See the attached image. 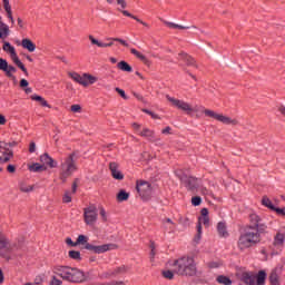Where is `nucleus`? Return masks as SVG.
Instances as JSON below:
<instances>
[{"mask_svg":"<svg viewBox=\"0 0 285 285\" xmlns=\"http://www.w3.org/2000/svg\"><path fill=\"white\" fill-rule=\"evenodd\" d=\"M78 155L79 151H72L66 156L63 161L60 164L59 179L62 184H66L68 177H72V173H77V170H79V166L77 165Z\"/></svg>","mask_w":285,"mask_h":285,"instance_id":"obj_1","label":"nucleus"},{"mask_svg":"<svg viewBox=\"0 0 285 285\" xmlns=\"http://www.w3.org/2000/svg\"><path fill=\"white\" fill-rule=\"evenodd\" d=\"M176 275L185 277H193L197 275V265H195V258L190 256H183L176 259L173 264Z\"/></svg>","mask_w":285,"mask_h":285,"instance_id":"obj_2","label":"nucleus"},{"mask_svg":"<svg viewBox=\"0 0 285 285\" xmlns=\"http://www.w3.org/2000/svg\"><path fill=\"white\" fill-rule=\"evenodd\" d=\"M59 271L61 273L60 277L72 284H83V282H88V276L79 268L61 266Z\"/></svg>","mask_w":285,"mask_h":285,"instance_id":"obj_3","label":"nucleus"},{"mask_svg":"<svg viewBox=\"0 0 285 285\" xmlns=\"http://www.w3.org/2000/svg\"><path fill=\"white\" fill-rule=\"evenodd\" d=\"M236 277L244 282L246 285H265L266 284V272L259 271L257 275L253 272H237Z\"/></svg>","mask_w":285,"mask_h":285,"instance_id":"obj_4","label":"nucleus"},{"mask_svg":"<svg viewBox=\"0 0 285 285\" xmlns=\"http://www.w3.org/2000/svg\"><path fill=\"white\" fill-rule=\"evenodd\" d=\"M261 242L262 236L259 233L247 230L239 236L237 246L239 250H246L253 248V246H256V244H259Z\"/></svg>","mask_w":285,"mask_h":285,"instance_id":"obj_5","label":"nucleus"},{"mask_svg":"<svg viewBox=\"0 0 285 285\" xmlns=\"http://www.w3.org/2000/svg\"><path fill=\"white\" fill-rule=\"evenodd\" d=\"M203 115L205 117H208L209 119H215L216 121H219L220 124H225V126H239V120L237 118H232L228 116H225L224 114H217L213 109H208L205 107H200Z\"/></svg>","mask_w":285,"mask_h":285,"instance_id":"obj_6","label":"nucleus"},{"mask_svg":"<svg viewBox=\"0 0 285 285\" xmlns=\"http://www.w3.org/2000/svg\"><path fill=\"white\" fill-rule=\"evenodd\" d=\"M68 77L72 79L76 83H79V86H82L83 88H88V86H92L99 81V78L97 76L90 75V73H82L80 75L77 71H70L68 72Z\"/></svg>","mask_w":285,"mask_h":285,"instance_id":"obj_7","label":"nucleus"},{"mask_svg":"<svg viewBox=\"0 0 285 285\" xmlns=\"http://www.w3.org/2000/svg\"><path fill=\"white\" fill-rule=\"evenodd\" d=\"M2 50L10 55V58L13 61V63L23 72L26 77H28V68H26V65H23V62H21V60L19 59V56L17 55V50L14 49V47H12L10 42H4Z\"/></svg>","mask_w":285,"mask_h":285,"instance_id":"obj_8","label":"nucleus"},{"mask_svg":"<svg viewBox=\"0 0 285 285\" xmlns=\"http://www.w3.org/2000/svg\"><path fill=\"white\" fill-rule=\"evenodd\" d=\"M88 39L91 42V46H97V48H112V46H115L114 41H117L118 43H121V46H125V48H128V42L121 38H106L107 42H101L95 38V36L90 35Z\"/></svg>","mask_w":285,"mask_h":285,"instance_id":"obj_9","label":"nucleus"},{"mask_svg":"<svg viewBox=\"0 0 285 285\" xmlns=\"http://www.w3.org/2000/svg\"><path fill=\"white\" fill-rule=\"evenodd\" d=\"M166 99L167 101H169V104H171L174 108L183 110V112H186V115H193V112H197V108H193V105H190L189 102L179 100L170 96H166Z\"/></svg>","mask_w":285,"mask_h":285,"instance_id":"obj_10","label":"nucleus"},{"mask_svg":"<svg viewBox=\"0 0 285 285\" xmlns=\"http://www.w3.org/2000/svg\"><path fill=\"white\" fill-rule=\"evenodd\" d=\"M136 189L144 202H148L153 197V185L146 180H137Z\"/></svg>","mask_w":285,"mask_h":285,"instance_id":"obj_11","label":"nucleus"},{"mask_svg":"<svg viewBox=\"0 0 285 285\" xmlns=\"http://www.w3.org/2000/svg\"><path fill=\"white\" fill-rule=\"evenodd\" d=\"M14 159V151L8 147V142L0 140V164H10Z\"/></svg>","mask_w":285,"mask_h":285,"instance_id":"obj_12","label":"nucleus"},{"mask_svg":"<svg viewBox=\"0 0 285 285\" xmlns=\"http://www.w3.org/2000/svg\"><path fill=\"white\" fill-rule=\"evenodd\" d=\"M132 130L138 135L139 137H144L145 139H148L149 141H155V130L144 127L141 129V125L134 122L131 125Z\"/></svg>","mask_w":285,"mask_h":285,"instance_id":"obj_13","label":"nucleus"},{"mask_svg":"<svg viewBox=\"0 0 285 285\" xmlns=\"http://www.w3.org/2000/svg\"><path fill=\"white\" fill-rule=\"evenodd\" d=\"M202 224L204 226H210V217H208V208H203L200 210V216L198 217V224H197V236L195 237V242H199V239H202Z\"/></svg>","mask_w":285,"mask_h":285,"instance_id":"obj_14","label":"nucleus"},{"mask_svg":"<svg viewBox=\"0 0 285 285\" xmlns=\"http://www.w3.org/2000/svg\"><path fill=\"white\" fill-rule=\"evenodd\" d=\"M98 217L97 207H86L83 209V222L87 226H95Z\"/></svg>","mask_w":285,"mask_h":285,"instance_id":"obj_15","label":"nucleus"},{"mask_svg":"<svg viewBox=\"0 0 285 285\" xmlns=\"http://www.w3.org/2000/svg\"><path fill=\"white\" fill-rule=\"evenodd\" d=\"M85 248L87 250H91L92 253L100 255L101 253H108V250H117V245L116 244H105V245L95 246L90 243H87Z\"/></svg>","mask_w":285,"mask_h":285,"instance_id":"obj_16","label":"nucleus"},{"mask_svg":"<svg viewBox=\"0 0 285 285\" xmlns=\"http://www.w3.org/2000/svg\"><path fill=\"white\" fill-rule=\"evenodd\" d=\"M0 70H2V72H4L6 77L9 79H17V77H14L17 68H14L12 65H8V61L3 58H0Z\"/></svg>","mask_w":285,"mask_h":285,"instance_id":"obj_17","label":"nucleus"},{"mask_svg":"<svg viewBox=\"0 0 285 285\" xmlns=\"http://www.w3.org/2000/svg\"><path fill=\"white\" fill-rule=\"evenodd\" d=\"M109 170L111 173V177L114 179H117L118 181L124 180V173H121V170H119V164L114 161V163H109Z\"/></svg>","mask_w":285,"mask_h":285,"instance_id":"obj_18","label":"nucleus"},{"mask_svg":"<svg viewBox=\"0 0 285 285\" xmlns=\"http://www.w3.org/2000/svg\"><path fill=\"white\" fill-rule=\"evenodd\" d=\"M199 179L196 177L189 176L183 179V183L185 184L186 188L190 190L191 193H195L199 188Z\"/></svg>","mask_w":285,"mask_h":285,"instance_id":"obj_19","label":"nucleus"},{"mask_svg":"<svg viewBox=\"0 0 285 285\" xmlns=\"http://www.w3.org/2000/svg\"><path fill=\"white\" fill-rule=\"evenodd\" d=\"M178 59H179V61H184V63H186V66H191L193 68H197V61L195 60V58H193L191 56H189L186 52H180L178 55Z\"/></svg>","mask_w":285,"mask_h":285,"instance_id":"obj_20","label":"nucleus"},{"mask_svg":"<svg viewBox=\"0 0 285 285\" xmlns=\"http://www.w3.org/2000/svg\"><path fill=\"white\" fill-rule=\"evenodd\" d=\"M40 161L42 166H49V168H57V161L50 157L48 154L40 156Z\"/></svg>","mask_w":285,"mask_h":285,"instance_id":"obj_21","label":"nucleus"},{"mask_svg":"<svg viewBox=\"0 0 285 285\" xmlns=\"http://www.w3.org/2000/svg\"><path fill=\"white\" fill-rule=\"evenodd\" d=\"M130 52H131V55H135L136 58L139 59L145 66H147L148 68H150L151 62H150V60H149L146 56H144V53H141L140 51H138V50L135 49V48H131V49H130Z\"/></svg>","mask_w":285,"mask_h":285,"instance_id":"obj_22","label":"nucleus"},{"mask_svg":"<svg viewBox=\"0 0 285 285\" xmlns=\"http://www.w3.org/2000/svg\"><path fill=\"white\" fill-rule=\"evenodd\" d=\"M21 46L23 50H28V52H35L37 50V45L28 38L21 40Z\"/></svg>","mask_w":285,"mask_h":285,"instance_id":"obj_23","label":"nucleus"},{"mask_svg":"<svg viewBox=\"0 0 285 285\" xmlns=\"http://www.w3.org/2000/svg\"><path fill=\"white\" fill-rule=\"evenodd\" d=\"M163 228L167 232V233H175V228H177V224H175L173 222V219L170 218H165L163 220Z\"/></svg>","mask_w":285,"mask_h":285,"instance_id":"obj_24","label":"nucleus"},{"mask_svg":"<svg viewBox=\"0 0 285 285\" xmlns=\"http://www.w3.org/2000/svg\"><path fill=\"white\" fill-rule=\"evenodd\" d=\"M120 12L121 14H124V17H129L130 19H134L135 21H137V23H140L141 26H144V28H150V24H148L147 22H144V20L130 13L128 10H120Z\"/></svg>","mask_w":285,"mask_h":285,"instance_id":"obj_25","label":"nucleus"},{"mask_svg":"<svg viewBox=\"0 0 285 285\" xmlns=\"http://www.w3.org/2000/svg\"><path fill=\"white\" fill-rule=\"evenodd\" d=\"M19 190L20 193H32V190H35V186L22 180L19 183Z\"/></svg>","mask_w":285,"mask_h":285,"instance_id":"obj_26","label":"nucleus"},{"mask_svg":"<svg viewBox=\"0 0 285 285\" xmlns=\"http://www.w3.org/2000/svg\"><path fill=\"white\" fill-rule=\"evenodd\" d=\"M4 10L7 12L8 19H10L11 23H14V18L12 17V7H10V0H2Z\"/></svg>","mask_w":285,"mask_h":285,"instance_id":"obj_27","label":"nucleus"},{"mask_svg":"<svg viewBox=\"0 0 285 285\" xmlns=\"http://www.w3.org/2000/svg\"><path fill=\"white\" fill-rule=\"evenodd\" d=\"M262 206H265V208H268L269 210H275V206L273 205V200L268 198V196H263L261 200Z\"/></svg>","mask_w":285,"mask_h":285,"instance_id":"obj_28","label":"nucleus"},{"mask_svg":"<svg viewBox=\"0 0 285 285\" xmlns=\"http://www.w3.org/2000/svg\"><path fill=\"white\" fill-rule=\"evenodd\" d=\"M30 98H31L32 101H39L40 106H42L43 108H50V105L48 104V100L45 99L43 97L33 95Z\"/></svg>","mask_w":285,"mask_h":285,"instance_id":"obj_29","label":"nucleus"},{"mask_svg":"<svg viewBox=\"0 0 285 285\" xmlns=\"http://www.w3.org/2000/svg\"><path fill=\"white\" fill-rule=\"evenodd\" d=\"M249 222L252 224V226H249V228L253 229L261 224L262 218L257 214H252V215H249Z\"/></svg>","mask_w":285,"mask_h":285,"instance_id":"obj_30","label":"nucleus"},{"mask_svg":"<svg viewBox=\"0 0 285 285\" xmlns=\"http://www.w3.org/2000/svg\"><path fill=\"white\" fill-rule=\"evenodd\" d=\"M10 35V27L8 24L3 23L0 26V39H8V36Z\"/></svg>","mask_w":285,"mask_h":285,"instance_id":"obj_31","label":"nucleus"},{"mask_svg":"<svg viewBox=\"0 0 285 285\" xmlns=\"http://www.w3.org/2000/svg\"><path fill=\"white\" fill-rule=\"evenodd\" d=\"M29 170L31 173H41L43 170H47L46 166L39 164V163H35L32 165H29Z\"/></svg>","mask_w":285,"mask_h":285,"instance_id":"obj_32","label":"nucleus"},{"mask_svg":"<svg viewBox=\"0 0 285 285\" xmlns=\"http://www.w3.org/2000/svg\"><path fill=\"white\" fill-rule=\"evenodd\" d=\"M217 232L220 237H228V232L226 230V223L224 222L218 223Z\"/></svg>","mask_w":285,"mask_h":285,"instance_id":"obj_33","label":"nucleus"},{"mask_svg":"<svg viewBox=\"0 0 285 285\" xmlns=\"http://www.w3.org/2000/svg\"><path fill=\"white\" fill-rule=\"evenodd\" d=\"M117 68L122 72H130L132 70V67L124 60L117 63Z\"/></svg>","mask_w":285,"mask_h":285,"instance_id":"obj_34","label":"nucleus"},{"mask_svg":"<svg viewBox=\"0 0 285 285\" xmlns=\"http://www.w3.org/2000/svg\"><path fill=\"white\" fill-rule=\"evenodd\" d=\"M130 268L126 265L118 266L114 269L111 275H126Z\"/></svg>","mask_w":285,"mask_h":285,"instance_id":"obj_35","label":"nucleus"},{"mask_svg":"<svg viewBox=\"0 0 285 285\" xmlns=\"http://www.w3.org/2000/svg\"><path fill=\"white\" fill-rule=\"evenodd\" d=\"M285 234L277 233L274 237V246H284Z\"/></svg>","mask_w":285,"mask_h":285,"instance_id":"obj_36","label":"nucleus"},{"mask_svg":"<svg viewBox=\"0 0 285 285\" xmlns=\"http://www.w3.org/2000/svg\"><path fill=\"white\" fill-rule=\"evenodd\" d=\"M8 246H10V242L8 240L6 235L0 232V250L3 248H8Z\"/></svg>","mask_w":285,"mask_h":285,"instance_id":"obj_37","label":"nucleus"},{"mask_svg":"<svg viewBox=\"0 0 285 285\" xmlns=\"http://www.w3.org/2000/svg\"><path fill=\"white\" fill-rule=\"evenodd\" d=\"M165 26H167V28H171L174 30H188V27H184L181 24H177V23L168 22V21L165 22Z\"/></svg>","mask_w":285,"mask_h":285,"instance_id":"obj_38","label":"nucleus"},{"mask_svg":"<svg viewBox=\"0 0 285 285\" xmlns=\"http://www.w3.org/2000/svg\"><path fill=\"white\" fill-rule=\"evenodd\" d=\"M130 194L126 193V190H120L117 195V202H128Z\"/></svg>","mask_w":285,"mask_h":285,"instance_id":"obj_39","label":"nucleus"},{"mask_svg":"<svg viewBox=\"0 0 285 285\" xmlns=\"http://www.w3.org/2000/svg\"><path fill=\"white\" fill-rule=\"evenodd\" d=\"M216 281L218 282V284H224V285L233 284V281H230L228 276H224V275L218 276Z\"/></svg>","mask_w":285,"mask_h":285,"instance_id":"obj_40","label":"nucleus"},{"mask_svg":"<svg viewBox=\"0 0 285 285\" xmlns=\"http://www.w3.org/2000/svg\"><path fill=\"white\" fill-rule=\"evenodd\" d=\"M70 259L81 261V253L77 250H69Z\"/></svg>","mask_w":285,"mask_h":285,"instance_id":"obj_41","label":"nucleus"},{"mask_svg":"<svg viewBox=\"0 0 285 285\" xmlns=\"http://www.w3.org/2000/svg\"><path fill=\"white\" fill-rule=\"evenodd\" d=\"M254 228H256V233H266V230H268V226H266V224H262L259 223L258 225H256Z\"/></svg>","mask_w":285,"mask_h":285,"instance_id":"obj_42","label":"nucleus"},{"mask_svg":"<svg viewBox=\"0 0 285 285\" xmlns=\"http://www.w3.org/2000/svg\"><path fill=\"white\" fill-rule=\"evenodd\" d=\"M163 277H165V279H173L175 277V273L170 269L164 271Z\"/></svg>","mask_w":285,"mask_h":285,"instance_id":"obj_43","label":"nucleus"},{"mask_svg":"<svg viewBox=\"0 0 285 285\" xmlns=\"http://www.w3.org/2000/svg\"><path fill=\"white\" fill-rule=\"evenodd\" d=\"M62 202L63 204H70V202H72V195L70 194V191L65 193Z\"/></svg>","mask_w":285,"mask_h":285,"instance_id":"obj_44","label":"nucleus"},{"mask_svg":"<svg viewBox=\"0 0 285 285\" xmlns=\"http://www.w3.org/2000/svg\"><path fill=\"white\" fill-rule=\"evenodd\" d=\"M77 246H79V244H88V237L83 236V235H79L77 240H76Z\"/></svg>","mask_w":285,"mask_h":285,"instance_id":"obj_45","label":"nucleus"},{"mask_svg":"<svg viewBox=\"0 0 285 285\" xmlns=\"http://www.w3.org/2000/svg\"><path fill=\"white\" fill-rule=\"evenodd\" d=\"M273 212L276 213V215H278L279 217H285V207H282V208L275 207Z\"/></svg>","mask_w":285,"mask_h":285,"instance_id":"obj_46","label":"nucleus"},{"mask_svg":"<svg viewBox=\"0 0 285 285\" xmlns=\"http://www.w3.org/2000/svg\"><path fill=\"white\" fill-rule=\"evenodd\" d=\"M7 173H9L10 175H14V173H17V165L9 164L7 166Z\"/></svg>","mask_w":285,"mask_h":285,"instance_id":"obj_47","label":"nucleus"},{"mask_svg":"<svg viewBox=\"0 0 285 285\" xmlns=\"http://www.w3.org/2000/svg\"><path fill=\"white\" fill-rule=\"evenodd\" d=\"M269 281L272 285H277L278 284L277 273H272L269 276Z\"/></svg>","mask_w":285,"mask_h":285,"instance_id":"obj_48","label":"nucleus"},{"mask_svg":"<svg viewBox=\"0 0 285 285\" xmlns=\"http://www.w3.org/2000/svg\"><path fill=\"white\" fill-rule=\"evenodd\" d=\"M193 206H199L202 204V197L195 196L191 198Z\"/></svg>","mask_w":285,"mask_h":285,"instance_id":"obj_49","label":"nucleus"},{"mask_svg":"<svg viewBox=\"0 0 285 285\" xmlns=\"http://www.w3.org/2000/svg\"><path fill=\"white\" fill-rule=\"evenodd\" d=\"M70 110L71 112H81V105H72Z\"/></svg>","mask_w":285,"mask_h":285,"instance_id":"obj_50","label":"nucleus"},{"mask_svg":"<svg viewBox=\"0 0 285 285\" xmlns=\"http://www.w3.org/2000/svg\"><path fill=\"white\" fill-rule=\"evenodd\" d=\"M100 217L102 222H108V215L106 214V209L104 208L100 209Z\"/></svg>","mask_w":285,"mask_h":285,"instance_id":"obj_51","label":"nucleus"},{"mask_svg":"<svg viewBox=\"0 0 285 285\" xmlns=\"http://www.w3.org/2000/svg\"><path fill=\"white\" fill-rule=\"evenodd\" d=\"M117 4L120 6L122 10H126V8H128V3H126V0H117Z\"/></svg>","mask_w":285,"mask_h":285,"instance_id":"obj_52","label":"nucleus"},{"mask_svg":"<svg viewBox=\"0 0 285 285\" xmlns=\"http://www.w3.org/2000/svg\"><path fill=\"white\" fill-rule=\"evenodd\" d=\"M66 244L71 247L77 246V242H72V238H66Z\"/></svg>","mask_w":285,"mask_h":285,"instance_id":"obj_53","label":"nucleus"},{"mask_svg":"<svg viewBox=\"0 0 285 285\" xmlns=\"http://www.w3.org/2000/svg\"><path fill=\"white\" fill-rule=\"evenodd\" d=\"M28 86H29L28 80H26V79L20 80V88H28Z\"/></svg>","mask_w":285,"mask_h":285,"instance_id":"obj_54","label":"nucleus"},{"mask_svg":"<svg viewBox=\"0 0 285 285\" xmlns=\"http://www.w3.org/2000/svg\"><path fill=\"white\" fill-rule=\"evenodd\" d=\"M116 92H118V95H120V97H122V99H126V91H124L120 88H116Z\"/></svg>","mask_w":285,"mask_h":285,"instance_id":"obj_55","label":"nucleus"},{"mask_svg":"<svg viewBox=\"0 0 285 285\" xmlns=\"http://www.w3.org/2000/svg\"><path fill=\"white\" fill-rule=\"evenodd\" d=\"M171 130H173V128L166 127V128H164V129L161 130V134H163V135H170Z\"/></svg>","mask_w":285,"mask_h":285,"instance_id":"obj_56","label":"nucleus"},{"mask_svg":"<svg viewBox=\"0 0 285 285\" xmlns=\"http://www.w3.org/2000/svg\"><path fill=\"white\" fill-rule=\"evenodd\" d=\"M124 281H112L110 283H107V285H124Z\"/></svg>","mask_w":285,"mask_h":285,"instance_id":"obj_57","label":"nucleus"},{"mask_svg":"<svg viewBox=\"0 0 285 285\" xmlns=\"http://www.w3.org/2000/svg\"><path fill=\"white\" fill-rule=\"evenodd\" d=\"M36 148H37V145H35V142H30L29 153H35Z\"/></svg>","mask_w":285,"mask_h":285,"instance_id":"obj_58","label":"nucleus"},{"mask_svg":"<svg viewBox=\"0 0 285 285\" xmlns=\"http://www.w3.org/2000/svg\"><path fill=\"white\" fill-rule=\"evenodd\" d=\"M6 122H7L6 116L0 114V126H6Z\"/></svg>","mask_w":285,"mask_h":285,"instance_id":"obj_59","label":"nucleus"},{"mask_svg":"<svg viewBox=\"0 0 285 285\" xmlns=\"http://www.w3.org/2000/svg\"><path fill=\"white\" fill-rule=\"evenodd\" d=\"M7 146H8V148H14V146H19V142L13 140L11 142H7Z\"/></svg>","mask_w":285,"mask_h":285,"instance_id":"obj_60","label":"nucleus"},{"mask_svg":"<svg viewBox=\"0 0 285 285\" xmlns=\"http://www.w3.org/2000/svg\"><path fill=\"white\" fill-rule=\"evenodd\" d=\"M220 264L219 263H209V268H219Z\"/></svg>","mask_w":285,"mask_h":285,"instance_id":"obj_61","label":"nucleus"},{"mask_svg":"<svg viewBox=\"0 0 285 285\" xmlns=\"http://www.w3.org/2000/svg\"><path fill=\"white\" fill-rule=\"evenodd\" d=\"M75 193H77V180L72 184V194L75 195Z\"/></svg>","mask_w":285,"mask_h":285,"instance_id":"obj_62","label":"nucleus"},{"mask_svg":"<svg viewBox=\"0 0 285 285\" xmlns=\"http://www.w3.org/2000/svg\"><path fill=\"white\" fill-rule=\"evenodd\" d=\"M18 26L19 28H23L24 26L23 20L21 18H18Z\"/></svg>","mask_w":285,"mask_h":285,"instance_id":"obj_63","label":"nucleus"},{"mask_svg":"<svg viewBox=\"0 0 285 285\" xmlns=\"http://www.w3.org/2000/svg\"><path fill=\"white\" fill-rule=\"evenodd\" d=\"M278 110L281 115H283V117L285 118V107H281Z\"/></svg>","mask_w":285,"mask_h":285,"instance_id":"obj_64","label":"nucleus"}]
</instances>
